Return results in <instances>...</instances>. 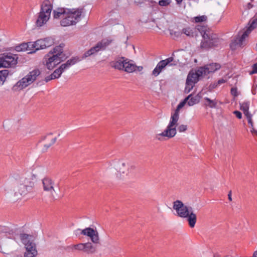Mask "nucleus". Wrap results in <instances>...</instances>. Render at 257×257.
I'll use <instances>...</instances> for the list:
<instances>
[{
  "label": "nucleus",
  "mask_w": 257,
  "mask_h": 257,
  "mask_svg": "<svg viewBox=\"0 0 257 257\" xmlns=\"http://www.w3.org/2000/svg\"><path fill=\"white\" fill-rule=\"evenodd\" d=\"M36 183V176L34 174H29L21 176L18 180L15 195L17 197L24 196L28 193L33 192Z\"/></svg>",
  "instance_id": "f257e3e1"
},
{
  "label": "nucleus",
  "mask_w": 257,
  "mask_h": 257,
  "mask_svg": "<svg viewBox=\"0 0 257 257\" xmlns=\"http://www.w3.org/2000/svg\"><path fill=\"white\" fill-rule=\"evenodd\" d=\"M64 46V44H61L56 46L45 56V65L48 69L52 70L67 58L63 53Z\"/></svg>",
  "instance_id": "f03ea898"
},
{
  "label": "nucleus",
  "mask_w": 257,
  "mask_h": 257,
  "mask_svg": "<svg viewBox=\"0 0 257 257\" xmlns=\"http://www.w3.org/2000/svg\"><path fill=\"white\" fill-rule=\"evenodd\" d=\"M83 10V8H66L64 17L60 21L61 26L68 27L75 25L80 21Z\"/></svg>",
  "instance_id": "7ed1b4c3"
},
{
  "label": "nucleus",
  "mask_w": 257,
  "mask_h": 257,
  "mask_svg": "<svg viewBox=\"0 0 257 257\" xmlns=\"http://www.w3.org/2000/svg\"><path fill=\"white\" fill-rule=\"evenodd\" d=\"M52 9L53 5L49 0H44L43 2L36 21L37 27H40L46 24L50 19Z\"/></svg>",
  "instance_id": "20e7f679"
},
{
  "label": "nucleus",
  "mask_w": 257,
  "mask_h": 257,
  "mask_svg": "<svg viewBox=\"0 0 257 257\" xmlns=\"http://www.w3.org/2000/svg\"><path fill=\"white\" fill-rule=\"evenodd\" d=\"M179 110L180 109L177 107L174 113L171 115V120L170 121L166 129L162 133L159 134L157 136L156 138L158 140H161L160 138L159 137V136L172 138L176 135V128L175 125L177 124V122L179 120Z\"/></svg>",
  "instance_id": "39448f33"
},
{
  "label": "nucleus",
  "mask_w": 257,
  "mask_h": 257,
  "mask_svg": "<svg viewBox=\"0 0 257 257\" xmlns=\"http://www.w3.org/2000/svg\"><path fill=\"white\" fill-rule=\"evenodd\" d=\"M249 25L244 29V32L240 36L239 35L236 37L234 41L230 44V47L232 49H234L236 46L242 47L244 46L245 39L250 33V32L257 27V19L250 21L248 24Z\"/></svg>",
  "instance_id": "423d86ee"
},
{
  "label": "nucleus",
  "mask_w": 257,
  "mask_h": 257,
  "mask_svg": "<svg viewBox=\"0 0 257 257\" xmlns=\"http://www.w3.org/2000/svg\"><path fill=\"white\" fill-rule=\"evenodd\" d=\"M117 175L121 176L122 175H127L134 172L136 169V163L128 160H119L115 167Z\"/></svg>",
  "instance_id": "0eeeda50"
},
{
  "label": "nucleus",
  "mask_w": 257,
  "mask_h": 257,
  "mask_svg": "<svg viewBox=\"0 0 257 257\" xmlns=\"http://www.w3.org/2000/svg\"><path fill=\"white\" fill-rule=\"evenodd\" d=\"M41 74L40 71L37 69L30 72L26 77L19 81L14 86L15 90H22L32 84Z\"/></svg>",
  "instance_id": "6e6552de"
},
{
  "label": "nucleus",
  "mask_w": 257,
  "mask_h": 257,
  "mask_svg": "<svg viewBox=\"0 0 257 257\" xmlns=\"http://www.w3.org/2000/svg\"><path fill=\"white\" fill-rule=\"evenodd\" d=\"M221 44V40L216 34H204L200 47L202 49L208 50L211 48L218 47Z\"/></svg>",
  "instance_id": "1a4fd4ad"
},
{
  "label": "nucleus",
  "mask_w": 257,
  "mask_h": 257,
  "mask_svg": "<svg viewBox=\"0 0 257 257\" xmlns=\"http://www.w3.org/2000/svg\"><path fill=\"white\" fill-rule=\"evenodd\" d=\"M17 55L12 53H4L0 55V68L11 67L15 66L18 62Z\"/></svg>",
  "instance_id": "9d476101"
},
{
  "label": "nucleus",
  "mask_w": 257,
  "mask_h": 257,
  "mask_svg": "<svg viewBox=\"0 0 257 257\" xmlns=\"http://www.w3.org/2000/svg\"><path fill=\"white\" fill-rule=\"evenodd\" d=\"M68 247L72 251L75 250L87 254H92L95 253L96 251V246L93 245L92 243L90 242L73 244Z\"/></svg>",
  "instance_id": "9b49d317"
},
{
  "label": "nucleus",
  "mask_w": 257,
  "mask_h": 257,
  "mask_svg": "<svg viewBox=\"0 0 257 257\" xmlns=\"http://www.w3.org/2000/svg\"><path fill=\"white\" fill-rule=\"evenodd\" d=\"M112 42V40L108 39H103L101 41L98 42L97 44L87 51L82 57V58L85 59L91 55L95 54L101 50H104L107 46H108Z\"/></svg>",
  "instance_id": "f8f14e48"
},
{
  "label": "nucleus",
  "mask_w": 257,
  "mask_h": 257,
  "mask_svg": "<svg viewBox=\"0 0 257 257\" xmlns=\"http://www.w3.org/2000/svg\"><path fill=\"white\" fill-rule=\"evenodd\" d=\"M173 208L176 210L177 215L181 218H185L193 210L191 207L185 205L179 200L173 202Z\"/></svg>",
  "instance_id": "ddd939ff"
},
{
  "label": "nucleus",
  "mask_w": 257,
  "mask_h": 257,
  "mask_svg": "<svg viewBox=\"0 0 257 257\" xmlns=\"http://www.w3.org/2000/svg\"><path fill=\"white\" fill-rule=\"evenodd\" d=\"M20 238L25 246L26 252H33V250H37L36 245L33 239V236L26 233H22L20 234Z\"/></svg>",
  "instance_id": "4468645a"
},
{
  "label": "nucleus",
  "mask_w": 257,
  "mask_h": 257,
  "mask_svg": "<svg viewBox=\"0 0 257 257\" xmlns=\"http://www.w3.org/2000/svg\"><path fill=\"white\" fill-rule=\"evenodd\" d=\"M42 183L44 191L49 193L51 197L54 199V194L56 193L55 181L51 178L46 176L42 180Z\"/></svg>",
  "instance_id": "2eb2a0df"
},
{
  "label": "nucleus",
  "mask_w": 257,
  "mask_h": 257,
  "mask_svg": "<svg viewBox=\"0 0 257 257\" xmlns=\"http://www.w3.org/2000/svg\"><path fill=\"white\" fill-rule=\"evenodd\" d=\"M173 60V57H170L165 60L160 61L157 64L155 68L153 70L152 75L155 76H157L167 65H176V64L171 63Z\"/></svg>",
  "instance_id": "dca6fc26"
},
{
  "label": "nucleus",
  "mask_w": 257,
  "mask_h": 257,
  "mask_svg": "<svg viewBox=\"0 0 257 257\" xmlns=\"http://www.w3.org/2000/svg\"><path fill=\"white\" fill-rule=\"evenodd\" d=\"M53 41L50 38L38 40L34 43L30 42V45H32V48L36 50L44 49L51 46L53 44Z\"/></svg>",
  "instance_id": "f3484780"
},
{
  "label": "nucleus",
  "mask_w": 257,
  "mask_h": 257,
  "mask_svg": "<svg viewBox=\"0 0 257 257\" xmlns=\"http://www.w3.org/2000/svg\"><path fill=\"white\" fill-rule=\"evenodd\" d=\"M57 137L54 136L52 134H49L46 135L44 139L40 143L41 151L43 152H46L49 148L55 143Z\"/></svg>",
  "instance_id": "a211bd4d"
},
{
  "label": "nucleus",
  "mask_w": 257,
  "mask_h": 257,
  "mask_svg": "<svg viewBox=\"0 0 257 257\" xmlns=\"http://www.w3.org/2000/svg\"><path fill=\"white\" fill-rule=\"evenodd\" d=\"M81 234L89 237L91 241L95 244H98L100 242L98 232L91 227H87L81 230Z\"/></svg>",
  "instance_id": "6ab92c4d"
},
{
  "label": "nucleus",
  "mask_w": 257,
  "mask_h": 257,
  "mask_svg": "<svg viewBox=\"0 0 257 257\" xmlns=\"http://www.w3.org/2000/svg\"><path fill=\"white\" fill-rule=\"evenodd\" d=\"M203 71H204V70H203L201 67L197 70H190L187 75L186 80L189 79L190 82L197 83L200 79L201 77L205 76Z\"/></svg>",
  "instance_id": "aec40b11"
},
{
  "label": "nucleus",
  "mask_w": 257,
  "mask_h": 257,
  "mask_svg": "<svg viewBox=\"0 0 257 257\" xmlns=\"http://www.w3.org/2000/svg\"><path fill=\"white\" fill-rule=\"evenodd\" d=\"M124 64V67L123 71L127 73H133L136 71L140 72L143 69V66H137L135 63H133V61L127 58Z\"/></svg>",
  "instance_id": "412c9836"
},
{
  "label": "nucleus",
  "mask_w": 257,
  "mask_h": 257,
  "mask_svg": "<svg viewBox=\"0 0 257 257\" xmlns=\"http://www.w3.org/2000/svg\"><path fill=\"white\" fill-rule=\"evenodd\" d=\"M127 60V58L124 57H121L115 59L114 61L110 62V65L112 68L118 70H123L124 63Z\"/></svg>",
  "instance_id": "4be33fe9"
},
{
  "label": "nucleus",
  "mask_w": 257,
  "mask_h": 257,
  "mask_svg": "<svg viewBox=\"0 0 257 257\" xmlns=\"http://www.w3.org/2000/svg\"><path fill=\"white\" fill-rule=\"evenodd\" d=\"M204 70V74L207 75L210 73H213L220 68V65L218 63H211L204 67H201Z\"/></svg>",
  "instance_id": "5701e85b"
},
{
  "label": "nucleus",
  "mask_w": 257,
  "mask_h": 257,
  "mask_svg": "<svg viewBox=\"0 0 257 257\" xmlns=\"http://www.w3.org/2000/svg\"><path fill=\"white\" fill-rule=\"evenodd\" d=\"M15 232L13 229L6 227H0V234L1 237L12 238L14 236Z\"/></svg>",
  "instance_id": "b1692460"
},
{
  "label": "nucleus",
  "mask_w": 257,
  "mask_h": 257,
  "mask_svg": "<svg viewBox=\"0 0 257 257\" xmlns=\"http://www.w3.org/2000/svg\"><path fill=\"white\" fill-rule=\"evenodd\" d=\"M184 218H187L188 224L191 228H193L195 226L197 221V216L196 214L193 212V210L191 211Z\"/></svg>",
  "instance_id": "393cba45"
},
{
  "label": "nucleus",
  "mask_w": 257,
  "mask_h": 257,
  "mask_svg": "<svg viewBox=\"0 0 257 257\" xmlns=\"http://www.w3.org/2000/svg\"><path fill=\"white\" fill-rule=\"evenodd\" d=\"M66 8H58L53 12V17L54 19H63L65 13L66 12Z\"/></svg>",
  "instance_id": "a878e982"
},
{
  "label": "nucleus",
  "mask_w": 257,
  "mask_h": 257,
  "mask_svg": "<svg viewBox=\"0 0 257 257\" xmlns=\"http://www.w3.org/2000/svg\"><path fill=\"white\" fill-rule=\"evenodd\" d=\"M204 106L206 107H209L211 108H215L217 107V100L216 99L211 100L208 97H204Z\"/></svg>",
  "instance_id": "bb28decb"
},
{
  "label": "nucleus",
  "mask_w": 257,
  "mask_h": 257,
  "mask_svg": "<svg viewBox=\"0 0 257 257\" xmlns=\"http://www.w3.org/2000/svg\"><path fill=\"white\" fill-rule=\"evenodd\" d=\"M190 95H191V96L187 101V104L189 106H193V105L197 104L199 102L201 98L199 94H197L194 96H193L192 94H191Z\"/></svg>",
  "instance_id": "cd10ccee"
},
{
  "label": "nucleus",
  "mask_w": 257,
  "mask_h": 257,
  "mask_svg": "<svg viewBox=\"0 0 257 257\" xmlns=\"http://www.w3.org/2000/svg\"><path fill=\"white\" fill-rule=\"evenodd\" d=\"M240 106V109L243 111L244 115L247 116L248 115H251L248 111L249 102L248 101H244L241 103H239Z\"/></svg>",
  "instance_id": "c85d7f7f"
},
{
  "label": "nucleus",
  "mask_w": 257,
  "mask_h": 257,
  "mask_svg": "<svg viewBox=\"0 0 257 257\" xmlns=\"http://www.w3.org/2000/svg\"><path fill=\"white\" fill-rule=\"evenodd\" d=\"M80 61L81 59L79 57H72L71 59L68 60L65 63L69 68L70 67L75 65L76 63Z\"/></svg>",
  "instance_id": "c756f323"
},
{
  "label": "nucleus",
  "mask_w": 257,
  "mask_h": 257,
  "mask_svg": "<svg viewBox=\"0 0 257 257\" xmlns=\"http://www.w3.org/2000/svg\"><path fill=\"white\" fill-rule=\"evenodd\" d=\"M10 71L8 69L0 71V85L3 84L7 77L9 75Z\"/></svg>",
  "instance_id": "7c9ffc66"
},
{
  "label": "nucleus",
  "mask_w": 257,
  "mask_h": 257,
  "mask_svg": "<svg viewBox=\"0 0 257 257\" xmlns=\"http://www.w3.org/2000/svg\"><path fill=\"white\" fill-rule=\"evenodd\" d=\"M196 29L201 33L203 38L204 34H211V33L207 30V26L201 25H198Z\"/></svg>",
  "instance_id": "2f4dec72"
},
{
  "label": "nucleus",
  "mask_w": 257,
  "mask_h": 257,
  "mask_svg": "<svg viewBox=\"0 0 257 257\" xmlns=\"http://www.w3.org/2000/svg\"><path fill=\"white\" fill-rule=\"evenodd\" d=\"M196 83L190 82L189 79L186 80L185 83V87L184 92L185 93H189L193 88Z\"/></svg>",
  "instance_id": "473e14b6"
},
{
  "label": "nucleus",
  "mask_w": 257,
  "mask_h": 257,
  "mask_svg": "<svg viewBox=\"0 0 257 257\" xmlns=\"http://www.w3.org/2000/svg\"><path fill=\"white\" fill-rule=\"evenodd\" d=\"M28 48H32V45H30V43H23L16 47V50L18 52L24 51L28 49Z\"/></svg>",
  "instance_id": "72a5a7b5"
},
{
  "label": "nucleus",
  "mask_w": 257,
  "mask_h": 257,
  "mask_svg": "<svg viewBox=\"0 0 257 257\" xmlns=\"http://www.w3.org/2000/svg\"><path fill=\"white\" fill-rule=\"evenodd\" d=\"M194 31H195L194 29L187 27L183 29L182 33L187 36L193 37L194 35Z\"/></svg>",
  "instance_id": "f704fd0d"
},
{
  "label": "nucleus",
  "mask_w": 257,
  "mask_h": 257,
  "mask_svg": "<svg viewBox=\"0 0 257 257\" xmlns=\"http://www.w3.org/2000/svg\"><path fill=\"white\" fill-rule=\"evenodd\" d=\"M62 73L63 72L59 67L58 68L56 69L51 74L55 79L59 78L61 76Z\"/></svg>",
  "instance_id": "c9c22d12"
},
{
  "label": "nucleus",
  "mask_w": 257,
  "mask_h": 257,
  "mask_svg": "<svg viewBox=\"0 0 257 257\" xmlns=\"http://www.w3.org/2000/svg\"><path fill=\"white\" fill-rule=\"evenodd\" d=\"M207 19V17L205 15L197 16L194 18V20L195 23L205 22L206 21Z\"/></svg>",
  "instance_id": "e433bc0d"
},
{
  "label": "nucleus",
  "mask_w": 257,
  "mask_h": 257,
  "mask_svg": "<svg viewBox=\"0 0 257 257\" xmlns=\"http://www.w3.org/2000/svg\"><path fill=\"white\" fill-rule=\"evenodd\" d=\"M191 96V95H189L187 97H186L182 102H181L177 106V107L180 109L182 108L184 105L187 103L188 100Z\"/></svg>",
  "instance_id": "4c0bfd02"
},
{
  "label": "nucleus",
  "mask_w": 257,
  "mask_h": 257,
  "mask_svg": "<svg viewBox=\"0 0 257 257\" xmlns=\"http://www.w3.org/2000/svg\"><path fill=\"white\" fill-rule=\"evenodd\" d=\"M171 0H161L159 2V5L161 6L164 7L170 5Z\"/></svg>",
  "instance_id": "58836bf2"
},
{
  "label": "nucleus",
  "mask_w": 257,
  "mask_h": 257,
  "mask_svg": "<svg viewBox=\"0 0 257 257\" xmlns=\"http://www.w3.org/2000/svg\"><path fill=\"white\" fill-rule=\"evenodd\" d=\"M37 254V250H34L33 252H26L24 257H36Z\"/></svg>",
  "instance_id": "ea45409f"
},
{
  "label": "nucleus",
  "mask_w": 257,
  "mask_h": 257,
  "mask_svg": "<svg viewBox=\"0 0 257 257\" xmlns=\"http://www.w3.org/2000/svg\"><path fill=\"white\" fill-rule=\"evenodd\" d=\"M188 126L187 125L181 124L180 125L177 130L180 133H182L185 132L187 130Z\"/></svg>",
  "instance_id": "a19ab883"
},
{
  "label": "nucleus",
  "mask_w": 257,
  "mask_h": 257,
  "mask_svg": "<svg viewBox=\"0 0 257 257\" xmlns=\"http://www.w3.org/2000/svg\"><path fill=\"white\" fill-rule=\"evenodd\" d=\"M251 116H252V115H248V116H247L246 117L247 119L248 123L250 125V127L253 128V122H252V120L251 119Z\"/></svg>",
  "instance_id": "79ce46f5"
},
{
  "label": "nucleus",
  "mask_w": 257,
  "mask_h": 257,
  "mask_svg": "<svg viewBox=\"0 0 257 257\" xmlns=\"http://www.w3.org/2000/svg\"><path fill=\"white\" fill-rule=\"evenodd\" d=\"M230 92L231 94L234 97H236L238 95L237 89L236 88H231Z\"/></svg>",
  "instance_id": "37998d69"
},
{
  "label": "nucleus",
  "mask_w": 257,
  "mask_h": 257,
  "mask_svg": "<svg viewBox=\"0 0 257 257\" xmlns=\"http://www.w3.org/2000/svg\"><path fill=\"white\" fill-rule=\"evenodd\" d=\"M59 68L63 72H64L65 70L69 69L68 67L67 66H66L65 63H63V64H61L59 66Z\"/></svg>",
  "instance_id": "c03bdc74"
},
{
  "label": "nucleus",
  "mask_w": 257,
  "mask_h": 257,
  "mask_svg": "<svg viewBox=\"0 0 257 257\" xmlns=\"http://www.w3.org/2000/svg\"><path fill=\"white\" fill-rule=\"evenodd\" d=\"M233 113L235 115L237 118L239 119H241L242 118V114L240 111L235 110L233 112Z\"/></svg>",
  "instance_id": "a18cd8bd"
},
{
  "label": "nucleus",
  "mask_w": 257,
  "mask_h": 257,
  "mask_svg": "<svg viewBox=\"0 0 257 257\" xmlns=\"http://www.w3.org/2000/svg\"><path fill=\"white\" fill-rule=\"evenodd\" d=\"M53 79H54V78H53L52 74H51L50 75L46 77H45V81H46V82H48V81H49L51 80H53Z\"/></svg>",
  "instance_id": "49530a36"
},
{
  "label": "nucleus",
  "mask_w": 257,
  "mask_h": 257,
  "mask_svg": "<svg viewBox=\"0 0 257 257\" xmlns=\"http://www.w3.org/2000/svg\"><path fill=\"white\" fill-rule=\"evenodd\" d=\"M257 73V63H255L253 65L252 71L251 73L253 74V73Z\"/></svg>",
  "instance_id": "de8ad7c7"
},
{
  "label": "nucleus",
  "mask_w": 257,
  "mask_h": 257,
  "mask_svg": "<svg viewBox=\"0 0 257 257\" xmlns=\"http://www.w3.org/2000/svg\"><path fill=\"white\" fill-rule=\"evenodd\" d=\"M217 86H218V85L217 84V82L214 83L213 84H211L209 86V88L211 89H214V88H215Z\"/></svg>",
  "instance_id": "09e8293b"
},
{
  "label": "nucleus",
  "mask_w": 257,
  "mask_h": 257,
  "mask_svg": "<svg viewBox=\"0 0 257 257\" xmlns=\"http://www.w3.org/2000/svg\"><path fill=\"white\" fill-rule=\"evenodd\" d=\"M225 82V80L223 79H220L219 80H218V81L217 82V85H220L222 83H224Z\"/></svg>",
  "instance_id": "8fccbe9b"
},
{
  "label": "nucleus",
  "mask_w": 257,
  "mask_h": 257,
  "mask_svg": "<svg viewBox=\"0 0 257 257\" xmlns=\"http://www.w3.org/2000/svg\"><path fill=\"white\" fill-rule=\"evenodd\" d=\"M146 0H135V2L138 4H142L145 3Z\"/></svg>",
  "instance_id": "3c124183"
},
{
  "label": "nucleus",
  "mask_w": 257,
  "mask_h": 257,
  "mask_svg": "<svg viewBox=\"0 0 257 257\" xmlns=\"http://www.w3.org/2000/svg\"><path fill=\"white\" fill-rule=\"evenodd\" d=\"M246 9H250L253 7V5L250 3H248L246 5Z\"/></svg>",
  "instance_id": "603ef678"
},
{
  "label": "nucleus",
  "mask_w": 257,
  "mask_h": 257,
  "mask_svg": "<svg viewBox=\"0 0 257 257\" xmlns=\"http://www.w3.org/2000/svg\"><path fill=\"white\" fill-rule=\"evenodd\" d=\"M228 198L230 201H232L231 191H230L228 194Z\"/></svg>",
  "instance_id": "864d4df0"
},
{
  "label": "nucleus",
  "mask_w": 257,
  "mask_h": 257,
  "mask_svg": "<svg viewBox=\"0 0 257 257\" xmlns=\"http://www.w3.org/2000/svg\"><path fill=\"white\" fill-rule=\"evenodd\" d=\"M251 128H252V130L250 131L251 133L252 134H254V135H256L257 136V131L255 130L253 127Z\"/></svg>",
  "instance_id": "5fc2aeb1"
},
{
  "label": "nucleus",
  "mask_w": 257,
  "mask_h": 257,
  "mask_svg": "<svg viewBox=\"0 0 257 257\" xmlns=\"http://www.w3.org/2000/svg\"><path fill=\"white\" fill-rule=\"evenodd\" d=\"M252 257H257V250L253 252Z\"/></svg>",
  "instance_id": "6e6d98bb"
},
{
  "label": "nucleus",
  "mask_w": 257,
  "mask_h": 257,
  "mask_svg": "<svg viewBox=\"0 0 257 257\" xmlns=\"http://www.w3.org/2000/svg\"><path fill=\"white\" fill-rule=\"evenodd\" d=\"M182 1H183V0H176V2H177V3L178 4H181V3H182Z\"/></svg>",
  "instance_id": "4d7b16f0"
},
{
  "label": "nucleus",
  "mask_w": 257,
  "mask_h": 257,
  "mask_svg": "<svg viewBox=\"0 0 257 257\" xmlns=\"http://www.w3.org/2000/svg\"><path fill=\"white\" fill-rule=\"evenodd\" d=\"M252 93L253 94H255V92H254V90L252 91Z\"/></svg>",
  "instance_id": "13d9d810"
},
{
  "label": "nucleus",
  "mask_w": 257,
  "mask_h": 257,
  "mask_svg": "<svg viewBox=\"0 0 257 257\" xmlns=\"http://www.w3.org/2000/svg\"><path fill=\"white\" fill-rule=\"evenodd\" d=\"M256 63H257V62H256Z\"/></svg>",
  "instance_id": "bf43d9fd"
}]
</instances>
